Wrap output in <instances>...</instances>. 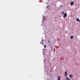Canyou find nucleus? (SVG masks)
Masks as SVG:
<instances>
[{"label":"nucleus","instance_id":"obj_1","mask_svg":"<svg viewBox=\"0 0 80 80\" xmlns=\"http://www.w3.org/2000/svg\"><path fill=\"white\" fill-rule=\"evenodd\" d=\"M67 17V13L65 12L64 13V16H63L64 18H65Z\"/></svg>","mask_w":80,"mask_h":80},{"label":"nucleus","instance_id":"obj_2","mask_svg":"<svg viewBox=\"0 0 80 80\" xmlns=\"http://www.w3.org/2000/svg\"><path fill=\"white\" fill-rule=\"evenodd\" d=\"M73 4H74V2H70V5H71V6H72V5H73Z\"/></svg>","mask_w":80,"mask_h":80},{"label":"nucleus","instance_id":"obj_3","mask_svg":"<svg viewBox=\"0 0 80 80\" xmlns=\"http://www.w3.org/2000/svg\"><path fill=\"white\" fill-rule=\"evenodd\" d=\"M64 74L65 75V77H67V71H66L64 72Z\"/></svg>","mask_w":80,"mask_h":80},{"label":"nucleus","instance_id":"obj_4","mask_svg":"<svg viewBox=\"0 0 80 80\" xmlns=\"http://www.w3.org/2000/svg\"><path fill=\"white\" fill-rule=\"evenodd\" d=\"M77 22H78V21L80 22V20H79V19L78 18H77Z\"/></svg>","mask_w":80,"mask_h":80},{"label":"nucleus","instance_id":"obj_5","mask_svg":"<svg viewBox=\"0 0 80 80\" xmlns=\"http://www.w3.org/2000/svg\"><path fill=\"white\" fill-rule=\"evenodd\" d=\"M65 80H70V79H69L67 77Z\"/></svg>","mask_w":80,"mask_h":80},{"label":"nucleus","instance_id":"obj_6","mask_svg":"<svg viewBox=\"0 0 80 80\" xmlns=\"http://www.w3.org/2000/svg\"><path fill=\"white\" fill-rule=\"evenodd\" d=\"M69 77L70 78H73V76H72V74H70V75H69Z\"/></svg>","mask_w":80,"mask_h":80},{"label":"nucleus","instance_id":"obj_7","mask_svg":"<svg viewBox=\"0 0 80 80\" xmlns=\"http://www.w3.org/2000/svg\"><path fill=\"white\" fill-rule=\"evenodd\" d=\"M58 80H60V77L59 76H58Z\"/></svg>","mask_w":80,"mask_h":80},{"label":"nucleus","instance_id":"obj_8","mask_svg":"<svg viewBox=\"0 0 80 80\" xmlns=\"http://www.w3.org/2000/svg\"><path fill=\"white\" fill-rule=\"evenodd\" d=\"M73 38V36H71L70 38L72 39Z\"/></svg>","mask_w":80,"mask_h":80},{"label":"nucleus","instance_id":"obj_9","mask_svg":"<svg viewBox=\"0 0 80 80\" xmlns=\"http://www.w3.org/2000/svg\"><path fill=\"white\" fill-rule=\"evenodd\" d=\"M48 43H50V40H48Z\"/></svg>","mask_w":80,"mask_h":80},{"label":"nucleus","instance_id":"obj_10","mask_svg":"<svg viewBox=\"0 0 80 80\" xmlns=\"http://www.w3.org/2000/svg\"><path fill=\"white\" fill-rule=\"evenodd\" d=\"M44 48H46V45H44Z\"/></svg>","mask_w":80,"mask_h":80},{"label":"nucleus","instance_id":"obj_11","mask_svg":"<svg viewBox=\"0 0 80 80\" xmlns=\"http://www.w3.org/2000/svg\"><path fill=\"white\" fill-rule=\"evenodd\" d=\"M62 13H63V14H64V12H62Z\"/></svg>","mask_w":80,"mask_h":80},{"label":"nucleus","instance_id":"obj_12","mask_svg":"<svg viewBox=\"0 0 80 80\" xmlns=\"http://www.w3.org/2000/svg\"><path fill=\"white\" fill-rule=\"evenodd\" d=\"M62 5H61L60 6V7H62Z\"/></svg>","mask_w":80,"mask_h":80},{"label":"nucleus","instance_id":"obj_13","mask_svg":"<svg viewBox=\"0 0 80 80\" xmlns=\"http://www.w3.org/2000/svg\"><path fill=\"white\" fill-rule=\"evenodd\" d=\"M40 43L41 44H42V42H41Z\"/></svg>","mask_w":80,"mask_h":80},{"label":"nucleus","instance_id":"obj_14","mask_svg":"<svg viewBox=\"0 0 80 80\" xmlns=\"http://www.w3.org/2000/svg\"><path fill=\"white\" fill-rule=\"evenodd\" d=\"M49 6H47V8H48Z\"/></svg>","mask_w":80,"mask_h":80}]
</instances>
